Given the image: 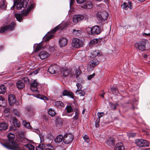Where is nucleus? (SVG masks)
Listing matches in <instances>:
<instances>
[{"instance_id":"1","label":"nucleus","mask_w":150,"mask_h":150,"mask_svg":"<svg viewBox=\"0 0 150 150\" xmlns=\"http://www.w3.org/2000/svg\"><path fill=\"white\" fill-rule=\"evenodd\" d=\"M15 135L11 133H9L7 136L9 141L7 143L3 144V146L8 149L13 150H22L20 146L13 141Z\"/></svg>"},{"instance_id":"2","label":"nucleus","mask_w":150,"mask_h":150,"mask_svg":"<svg viewBox=\"0 0 150 150\" xmlns=\"http://www.w3.org/2000/svg\"><path fill=\"white\" fill-rule=\"evenodd\" d=\"M87 32L89 34L98 35L101 32V29L98 25H96L91 28L88 27L87 28Z\"/></svg>"},{"instance_id":"3","label":"nucleus","mask_w":150,"mask_h":150,"mask_svg":"<svg viewBox=\"0 0 150 150\" xmlns=\"http://www.w3.org/2000/svg\"><path fill=\"white\" fill-rule=\"evenodd\" d=\"M147 40H142L136 42L134 44L135 47L139 50L144 51L145 49V45Z\"/></svg>"},{"instance_id":"4","label":"nucleus","mask_w":150,"mask_h":150,"mask_svg":"<svg viewBox=\"0 0 150 150\" xmlns=\"http://www.w3.org/2000/svg\"><path fill=\"white\" fill-rule=\"evenodd\" d=\"M99 64V61L96 59H93L89 61L87 67V69L89 71H92L95 67Z\"/></svg>"},{"instance_id":"5","label":"nucleus","mask_w":150,"mask_h":150,"mask_svg":"<svg viewBox=\"0 0 150 150\" xmlns=\"http://www.w3.org/2000/svg\"><path fill=\"white\" fill-rule=\"evenodd\" d=\"M41 87V85L36 80H34L30 84V89L34 93L38 92V89Z\"/></svg>"},{"instance_id":"6","label":"nucleus","mask_w":150,"mask_h":150,"mask_svg":"<svg viewBox=\"0 0 150 150\" xmlns=\"http://www.w3.org/2000/svg\"><path fill=\"white\" fill-rule=\"evenodd\" d=\"M15 25V23L12 22L7 25L2 27L0 28V33H3L5 31H11L14 29Z\"/></svg>"},{"instance_id":"7","label":"nucleus","mask_w":150,"mask_h":150,"mask_svg":"<svg viewBox=\"0 0 150 150\" xmlns=\"http://www.w3.org/2000/svg\"><path fill=\"white\" fill-rule=\"evenodd\" d=\"M83 44V42L81 40L77 38L74 39L71 43L72 46L76 48L82 47Z\"/></svg>"},{"instance_id":"8","label":"nucleus","mask_w":150,"mask_h":150,"mask_svg":"<svg viewBox=\"0 0 150 150\" xmlns=\"http://www.w3.org/2000/svg\"><path fill=\"white\" fill-rule=\"evenodd\" d=\"M74 139L73 135L71 133H66L64 136L63 142L66 144L71 143Z\"/></svg>"},{"instance_id":"9","label":"nucleus","mask_w":150,"mask_h":150,"mask_svg":"<svg viewBox=\"0 0 150 150\" xmlns=\"http://www.w3.org/2000/svg\"><path fill=\"white\" fill-rule=\"evenodd\" d=\"M135 144L137 146L140 147L148 146L149 145L148 141L142 139H136Z\"/></svg>"},{"instance_id":"10","label":"nucleus","mask_w":150,"mask_h":150,"mask_svg":"<svg viewBox=\"0 0 150 150\" xmlns=\"http://www.w3.org/2000/svg\"><path fill=\"white\" fill-rule=\"evenodd\" d=\"M108 16V14L107 12L103 11L100 12V14H98V17L102 23L107 19Z\"/></svg>"},{"instance_id":"11","label":"nucleus","mask_w":150,"mask_h":150,"mask_svg":"<svg viewBox=\"0 0 150 150\" xmlns=\"http://www.w3.org/2000/svg\"><path fill=\"white\" fill-rule=\"evenodd\" d=\"M71 72V69L66 68H63L61 69V73L64 77L68 76Z\"/></svg>"},{"instance_id":"12","label":"nucleus","mask_w":150,"mask_h":150,"mask_svg":"<svg viewBox=\"0 0 150 150\" xmlns=\"http://www.w3.org/2000/svg\"><path fill=\"white\" fill-rule=\"evenodd\" d=\"M84 18L83 16L82 15H77L74 16L73 17V21L74 23H77L81 21Z\"/></svg>"},{"instance_id":"13","label":"nucleus","mask_w":150,"mask_h":150,"mask_svg":"<svg viewBox=\"0 0 150 150\" xmlns=\"http://www.w3.org/2000/svg\"><path fill=\"white\" fill-rule=\"evenodd\" d=\"M38 56L41 59L43 60L48 57L50 54L45 51H42L39 52Z\"/></svg>"},{"instance_id":"14","label":"nucleus","mask_w":150,"mask_h":150,"mask_svg":"<svg viewBox=\"0 0 150 150\" xmlns=\"http://www.w3.org/2000/svg\"><path fill=\"white\" fill-rule=\"evenodd\" d=\"M8 100L9 104L11 106L13 105L16 101L15 96L11 94L8 95Z\"/></svg>"},{"instance_id":"15","label":"nucleus","mask_w":150,"mask_h":150,"mask_svg":"<svg viewBox=\"0 0 150 150\" xmlns=\"http://www.w3.org/2000/svg\"><path fill=\"white\" fill-rule=\"evenodd\" d=\"M67 42V39L64 37L60 38L59 41V44L60 47H63L65 46Z\"/></svg>"},{"instance_id":"16","label":"nucleus","mask_w":150,"mask_h":150,"mask_svg":"<svg viewBox=\"0 0 150 150\" xmlns=\"http://www.w3.org/2000/svg\"><path fill=\"white\" fill-rule=\"evenodd\" d=\"M67 25L66 23H62L59 25L55 27L52 30V32L53 33H55L59 29L60 30L63 29L65 27L67 26Z\"/></svg>"},{"instance_id":"17","label":"nucleus","mask_w":150,"mask_h":150,"mask_svg":"<svg viewBox=\"0 0 150 150\" xmlns=\"http://www.w3.org/2000/svg\"><path fill=\"white\" fill-rule=\"evenodd\" d=\"M14 4L13 6L11 7V9H12V8H13L14 6H16L17 9L18 10H20L23 7V3L21 1L19 2H18L17 1H16V2L15 1H14Z\"/></svg>"},{"instance_id":"18","label":"nucleus","mask_w":150,"mask_h":150,"mask_svg":"<svg viewBox=\"0 0 150 150\" xmlns=\"http://www.w3.org/2000/svg\"><path fill=\"white\" fill-rule=\"evenodd\" d=\"M8 125L5 122H0V131L6 130L8 127Z\"/></svg>"},{"instance_id":"19","label":"nucleus","mask_w":150,"mask_h":150,"mask_svg":"<svg viewBox=\"0 0 150 150\" xmlns=\"http://www.w3.org/2000/svg\"><path fill=\"white\" fill-rule=\"evenodd\" d=\"M62 95L63 96H67L74 98V94L72 92L67 90H64L63 91Z\"/></svg>"},{"instance_id":"20","label":"nucleus","mask_w":150,"mask_h":150,"mask_svg":"<svg viewBox=\"0 0 150 150\" xmlns=\"http://www.w3.org/2000/svg\"><path fill=\"white\" fill-rule=\"evenodd\" d=\"M57 70L55 65H52L49 67L48 71L51 74H55Z\"/></svg>"},{"instance_id":"21","label":"nucleus","mask_w":150,"mask_h":150,"mask_svg":"<svg viewBox=\"0 0 150 150\" xmlns=\"http://www.w3.org/2000/svg\"><path fill=\"white\" fill-rule=\"evenodd\" d=\"M16 86L18 89H21L25 87V84L22 81L19 80L16 83Z\"/></svg>"},{"instance_id":"22","label":"nucleus","mask_w":150,"mask_h":150,"mask_svg":"<svg viewBox=\"0 0 150 150\" xmlns=\"http://www.w3.org/2000/svg\"><path fill=\"white\" fill-rule=\"evenodd\" d=\"M51 33H53L52 32V30L50 32H48V34L45 36L44 38V40L47 42L52 38L54 36V35L51 34Z\"/></svg>"},{"instance_id":"23","label":"nucleus","mask_w":150,"mask_h":150,"mask_svg":"<svg viewBox=\"0 0 150 150\" xmlns=\"http://www.w3.org/2000/svg\"><path fill=\"white\" fill-rule=\"evenodd\" d=\"M100 40L99 39H95L90 41L89 42V46H92L100 42Z\"/></svg>"},{"instance_id":"24","label":"nucleus","mask_w":150,"mask_h":150,"mask_svg":"<svg viewBox=\"0 0 150 150\" xmlns=\"http://www.w3.org/2000/svg\"><path fill=\"white\" fill-rule=\"evenodd\" d=\"M64 136L61 134L57 136L54 139L55 142L56 143H59L63 141Z\"/></svg>"},{"instance_id":"25","label":"nucleus","mask_w":150,"mask_h":150,"mask_svg":"<svg viewBox=\"0 0 150 150\" xmlns=\"http://www.w3.org/2000/svg\"><path fill=\"white\" fill-rule=\"evenodd\" d=\"M124 147L122 143H118L117 144L115 147L114 150H123Z\"/></svg>"},{"instance_id":"26","label":"nucleus","mask_w":150,"mask_h":150,"mask_svg":"<svg viewBox=\"0 0 150 150\" xmlns=\"http://www.w3.org/2000/svg\"><path fill=\"white\" fill-rule=\"evenodd\" d=\"M123 8L125 9H127L129 7L130 9H132V3L130 1H129L128 5L126 3H124L122 6Z\"/></svg>"},{"instance_id":"27","label":"nucleus","mask_w":150,"mask_h":150,"mask_svg":"<svg viewBox=\"0 0 150 150\" xmlns=\"http://www.w3.org/2000/svg\"><path fill=\"white\" fill-rule=\"evenodd\" d=\"M101 54V52H100L99 50H96L92 52L91 57L93 58H94L97 56H100Z\"/></svg>"},{"instance_id":"28","label":"nucleus","mask_w":150,"mask_h":150,"mask_svg":"<svg viewBox=\"0 0 150 150\" xmlns=\"http://www.w3.org/2000/svg\"><path fill=\"white\" fill-rule=\"evenodd\" d=\"M13 124L15 127H19L20 125L19 122L15 117H13L12 118Z\"/></svg>"},{"instance_id":"29","label":"nucleus","mask_w":150,"mask_h":150,"mask_svg":"<svg viewBox=\"0 0 150 150\" xmlns=\"http://www.w3.org/2000/svg\"><path fill=\"white\" fill-rule=\"evenodd\" d=\"M75 94L77 95H79L80 96H84L85 94V93L84 90H81L77 89L76 92Z\"/></svg>"},{"instance_id":"30","label":"nucleus","mask_w":150,"mask_h":150,"mask_svg":"<svg viewBox=\"0 0 150 150\" xmlns=\"http://www.w3.org/2000/svg\"><path fill=\"white\" fill-rule=\"evenodd\" d=\"M93 7V5L91 2H88L85 5L82 6V8L84 9H90Z\"/></svg>"},{"instance_id":"31","label":"nucleus","mask_w":150,"mask_h":150,"mask_svg":"<svg viewBox=\"0 0 150 150\" xmlns=\"http://www.w3.org/2000/svg\"><path fill=\"white\" fill-rule=\"evenodd\" d=\"M6 105V101L4 98L2 96H0V106L4 107Z\"/></svg>"},{"instance_id":"32","label":"nucleus","mask_w":150,"mask_h":150,"mask_svg":"<svg viewBox=\"0 0 150 150\" xmlns=\"http://www.w3.org/2000/svg\"><path fill=\"white\" fill-rule=\"evenodd\" d=\"M42 47V43L41 42L36 45V47L35 49V52H37L40 50Z\"/></svg>"},{"instance_id":"33","label":"nucleus","mask_w":150,"mask_h":150,"mask_svg":"<svg viewBox=\"0 0 150 150\" xmlns=\"http://www.w3.org/2000/svg\"><path fill=\"white\" fill-rule=\"evenodd\" d=\"M24 147L30 150H34L35 148L34 146L30 144L24 145L23 146V147L24 148Z\"/></svg>"},{"instance_id":"34","label":"nucleus","mask_w":150,"mask_h":150,"mask_svg":"<svg viewBox=\"0 0 150 150\" xmlns=\"http://www.w3.org/2000/svg\"><path fill=\"white\" fill-rule=\"evenodd\" d=\"M75 112V115L73 117V119L75 120H76L79 118V111L78 109H75L74 110Z\"/></svg>"},{"instance_id":"35","label":"nucleus","mask_w":150,"mask_h":150,"mask_svg":"<svg viewBox=\"0 0 150 150\" xmlns=\"http://www.w3.org/2000/svg\"><path fill=\"white\" fill-rule=\"evenodd\" d=\"M65 109L67 110V113H71L74 111V108L71 105L67 106Z\"/></svg>"},{"instance_id":"36","label":"nucleus","mask_w":150,"mask_h":150,"mask_svg":"<svg viewBox=\"0 0 150 150\" xmlns=\"http://www.w3.org/2000/svg\"><path fill=\"white\" fill-rule=\"evenodd\" d=\"M55 105L57 107L60 108L64 106V103L61 101H57L55 103Z\"/></svg>"},{"instance_id":"37","label":"nucleus","mask_w":150,"mask_h":150,"mask_svg":"<svg viewBox=\"0 0 150 150\" xmlns=\"http://www.w3.org/2000/svg\"><path fill=\"white\" fill-rule=\"evenodd\" d=\"M15 17L18 21L21 22L22 20V16L20 14H15Z\"/></svg>"},{"instance_id":"38","label":"nucleus","mask_w":150,"mask_h":150,"mask_svg":"<svg viewBox=\"0 0 150 150\" xmlns=\"http://www.w3.org/2000/svg\"><path fill=\"white\" fill-rule=\"evenodd\" d=\"M45 148V145L43 144H39L38 146H36V150H43Z\"/></svg>"},{"instance_id":"39","label":"nucleus","mask_w":150,"mask_h":150,"mask_svg":"<svg viewBox=\"0 0 150 150\" xmlns=\"http://www.w3.org/2000/svg\"><path fill=\"white\" fill-rule=\"evenodd\" d=\"M6 90V87L4 85L0 86V94L4 93Z\"/></svg>"},{"instance_id":"40","label":"nucleus","mask_w":150,"mask_h":150,"mask_svg":"<svg viewBox=\"0 0 150 150\" xmlns=\"http://www.w3.org/2000/svg\"><path fill=\"white\" fill-rule=\"evenodd\" d=\"M114 139L112 138H110L108 140L107 144L109 145H112L114 144Z\"/></svg>"},{"instance_id":"41","label":"nucleus","mask_w":150,"mask_h":150,"mask_svg":"<svg viewBox=\"0 0 150 150\" xmlns=\"http://www.w3.org/2000/svg\"><path fill=\"white\" fill-rule=\"evenodd\" d=\"M34 4H31L29 7V10H27L25 11V15H27L29 13L30 11L31 10L33 9V8L34 7Z\"/></svg>"},{"instance_id":"42","label":"nucleus","mask_w":150,"mask_h":150,"mask_svg":"<svg viewBox=\"0 0 150 150\" xmlns=\"http://www.w3.org/2000/svg\"><path fill=\"white\" fill-rule=\"evenodd\" d=\"M48 113L49 115L51 116H53L55 115V112L51 108L49 110Z\"/></svg>"},{"instance_id":"43","label":"nucleus","mask_w":150,"mask_h":150,"mask_svg":"<svg viewBox=\"0 0 150 150\" xmlns=\"http://www.w3.org/2000/svg\"><path fill=\"white\" fill-rule=\"evenodd\" d=\"M37 97L41 99L44 100H48V98L46 97L45 96L42 95H38Z\"/></svg>"},{"instance_id":"44","label":"nucleus","mask_w":150,"mask_h":150,"mask_svg":"<svg viewBox=\"0 0 150 150\" xmlns=\"http://www.w3.org/2000/svg\"><path fill=\"white\" fill-rule=\"evenodd\" d=\"M111 92L113 93H117L118 92V90L115 87L112 86L110 88Z\"/></svg>"},{"instance_id":"45","label":"nucleus","mask_w":150,"mask_h":150,"mask_svg":"<svg viewBox=\"0 0 150 150\" xmlns=\"http://www.w3.org/2000/svg\"><path fill=\"white\" fill-rule=\"evenodd\" d=\"M83 139L85 141L86 143H88L90 142V139L88 136L85 135L83 137Z\"/></svg>"},{"instance_id":"46","label":"nucleus","mask_w":150,"mask_h":150,"mask_svg":"<svg viewBox=\"0 0 150 150\" xmlns=\"http://www.w3.org/2000/svg\"><path fill=\"white\" fill-rule=\"evenodd\" d=\"M23 124L25 127L28 128H30L31 127L30 123L27 122L26 121H23Z\"/></svg>"},{"instance_id":"47","label":"nucleus","mask_w":150,"mask_h":150,"mask_svg":"<svg viewBox=\"0 0 150 150\" xmlns=\"http://www.w3.org/2000/svg\"><path fill=\"white\" fill-rule=\"evenodd\" d=\"M79 54L82 58L85 57L86 56L85 52L83 51H81Z\"/></svg>"},{"instance_id":"48","label":"nucleus","mask_w":150,"mask_h":150,"mask_svg":"<svg viewBox=\"0 0 150 150\" xmlns=\"http://www.w3.org/2000/svg\"><path fill=\"white\" fill-rule=\"evenodd\" d=\"M21 1L23 3V8H25L27 7L28 3L26 0H21Z\"/></svg>"},{"instance_id":"49","label":"nucleus","mask_w":150,"mask_h":150,"mask_svg":"<svg viewBox=\"0 0 150 150\" xmlns=\"http://www.w3.org/2000/svg\"><path fill=\"white\" fill-rule=\"evenodd\" d=\"M117 104H112L110 106V108L112 110H115L116 109L118 106Z\"/></svg>"},{"instance_id":"50","label":"nucleus","mask_w":150,"mask_h":150,"mask_svg":"<svg viewBox=\"0 0 150 150\" xmlns=\"http://www.w3.org/2000/svg\"><path fill=\"white\" fill-rule=\"evenodd\" d=\"M23 80L24 81L25 83H26L27 84H28L29 83V80L27 77H25L23 78Z\"/></svg>"},{"instance_id":"51","label":"nucleus","mask_w":150,"mask_h":150,"mask_svg":"<svg viewBox=\"0 0 150 150\" xmlns=\"http://www.w3.org/2000/svg\"><path fill=\"white\" fill-rule=\"evenodd\" d=\"M100 119L99 118H97L96 121L95 126L96 127H98L99 126V123Z\"/></svg>"},{"instance_id":"52","label":"nucleus","mask_w":150,"mask_h":150,"mask_svg":"<svg viewBox=\"0 0 150 150\" xmlns=\"http://www.w3.org/2000/svg\"><path fill=\"white\" fill-rule=\"evenodd\" d=\"M73 33L75 34H81V31L79 30H76L74 29L73 30Z\"/></svg>"},{"instance_id":"53","label":"nucleus","mask_w":150,"mask_h":150,"mask_svg":"<svg viewBox=\"0 0 150 150\" xmlns=\"http://www.w3.org/2000/svg\"><path fill=\"white\" fill-rule=\"evenodd\" d=\"M76 86L77 87V89L79 90H81L82 88V85L79 83H77L76 84Z\"/></svg>"},{"instance_id":"54","label":"nucleus","mask_w":150,"mask_h":150,"mask_svg":"<svg viewBox=\"0 0 150 150\" xmlns=\"http://www.w3.org/2000/svg\"><path fill=\"white\" fill-rule=\"evenodd\" d=\"M104 115V112H98V113L97 115L98 117V118H100V117L103 116Z\"/></svg>"},{"instance_id":"55","label":"nucleus","mask_w":150,"mask_h":150,"mask_svg":"<svg viewBox=\"0 0 150 150\" xmlns=\"http://www.w3.org/2000/svg\"><path fill=\"white\" fill-rule=\"evenodd\" d=\"M95 75V73H93L92 75H91L88 77V79L89 80H90L91 79L93 78Z\"/></svg>"},{"instance_id":"56","label":"nucleus","mask_w":150,"mask_h":150,"mask_svg":"<svg viewBox=\"0 0 150 150\" xmlns=\"http://www.w3.org/2000/svg\"><path fill=\"white\" fill-rule=\"evenodd\" d=\"M76 1L77 3L81 4L85 2L86 0H76Z\"/></svg>"},{"instance_id":"57","label":"nucleus","mask_w":150,"mask_h":150,"mask_svg":"<svg viewBox=\"0 0 150 150\" xmlns=\"http://www.w3.org/2000/svg\"><path fill=\"white\" fill-rule=\"evenodd\" d=\"M39 71V69H36L31 74H36L38 73V71Z\"/></svg>"},{"instance_id":"58","label":"nucleus","mask_w":150,"mask_h":150,"mask_svg":"<svg viewBox=\"0 0 150 150\" xmlns=\"http://www.w3.org/2000/svg\"><path fill=\"white\" fill-rule=\"evenodd\" d=\"M14 113L15 115L18 117H19L20 116V114L19 112L17 110L14 111Z\"/></svg>"},{"instance_id":"59","label":"nucleus","mask_w":150,"mask_h":150,"mask_svg":"<svg viewBox=\"0 0 150 150\" xmlns=\"http://www.w3.org/2000/svg\"><path fill=\"white\" fill-rule=\"evenodd\" d=\"M10 111V110L8 108H5L4 110V112L5 113H8Z\"/></svg>"},{"instance_id":"60","label":"nucleus","mask_w":150,"mask_h":150,"mask_svg":"<svg viewBox=\"0 0 150 150\" xmlns=\"http://www.w3.org/2000/svg\"><path fill=\"white\" fill-rule=\"evenodd\" d=\"M74 2V0H70V6H72Z\"/></svg>"},{"instance_id":"61","label":"nucleus","mask_w":150,"mask_h":150,"mask_svg":"<svg viewBox=\"0 0 150 150\" xmlns=\"http://www.w3.org/2000/svg\"><path fill=\"white\" fill-rule=\"evenodd\" d=\"M136 135V134L134 133H132L130 134V137H133Z\"/></svg>"},{"instance_id":"62","label":"nucleus","mask_w":150,"mask_h":150,"mask_svg":"<svg viewBox=\"0 0 150 150\" xmlns=\"http://www.w3.org/2000/svg\"><path fill=\"white\" fill-rule=\"evenodd\" d=\"M143 36H150V33H143Z\"/></svg>"},{"instance_id":"63","label":"nucleus","mask_w":150,"mask_h":150,"mask_svg":"<svg viewBox=\"0 0 150 150\" xmlns=\"http://www.w3.org/2000/svg\"><path fill=\"white\" fill-rule=\"evenodd\" d=\"M33 131L36 132L38 134L39 133V131L38 129H34Z\"/></svg>"},{"instance_id":"64","label":"nucleus","mask_w":150,"mask_h":150,"mask_svg":"<svg viewBox=\"0 0 150 150\" xmlns=\"http://www.w3.org/2000/svg\"><path fill=\"white\" fill-rule=\"evenodd\" d=\"M47 146L48 147V148H51L53 149L54 148V147L52 146L50 144H47Z\"/></svg>"}]
</instances>
